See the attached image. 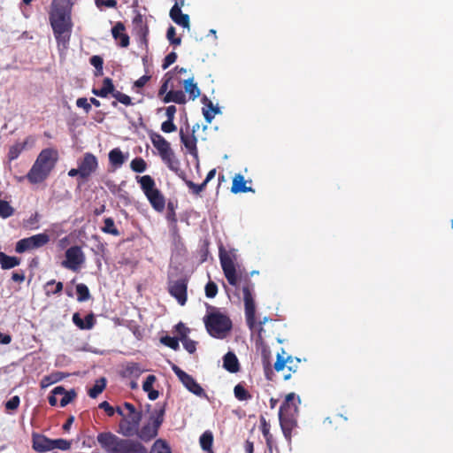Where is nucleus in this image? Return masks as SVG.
Masks as SVG:
<instances>
[{
	"label": "nucleus",
	"mask_w": 453,
	"mask_h": 453,
	"mask_svg": "<svg viewBox=\"0 0 453 453\" xmlns=\"http://www.w3.org/2000/svg\"><path fill=\"white\" fill-rule=\"evenodd\" d=\"M68 0H53L50 12V22L58 44H66L70 40L72 22Z\"/></svg>",
	"instance_id": "1"
},
{
	"label": "nucleus",
	"mask_w": 453,
	"mask_h": 453,
	"mask_svg": "<svg viewBox=\"0 0 453 453\" xmlns=\"http://www.w3.org/2000/svg\"><path fill=\"white\" fill-rule=\"evenodd\" d=\"M58 160V152L53 148L43 149L37 156L34 165L26 175L31 184L44 181L55 168Z\"/></svg>",
	"instance_id": "2"
},
{
	"label": "nucleus",
	"mask_w": 453,
	"mask_h": 453,
	"mask_svg": "<svg viewBox=\"0 0 453 453\" xmlns=\"http://www.w3.org/2000/svg\"><path fill=\"white\" fill-rule=\"evenodd\" d=\"M97 442L106 453H148L139 441L121 439L111 432H102L96 436Z\"/></svg>",
	"instance_id": "3"
},
{
	"label": "nucleus",
	"mask_w": 453,
	"mask_h": 453,
	"mask_svg": "<svg viewBox=\"0 0 453 453\" xmlns=\"http://www.w3.org/2000/svg\"><path fill=\"white\" fill-rule=\"evenodd\" d=\"M203 323L208 334L214 338L222 339L232 329L231 319L219 311L207 313Z\"/></svg>",
	"instance_id": "4"
},
{
	"label": "nucleus",
	"mask_w": 453,
	"mask_h": 453,
	"mask_svg": "<svg viewBox=\"0 0 453 453\" xmlns=\"http://www.w3.org/2000/svg\"><path fill=\"white\" fill-rule=\"evenodd\" d=\"M150 139L153 146L158 151V154L162 161L167 165V167L174 172L180 171V162L176 158L174 151L171 148V144L165 139L160 134L152 132L150 134Z\"/></svg>",
	"instance_id": "5"
},
{
	"label": "nucleus",
	"mask_w": 453,
	"mask_h": 453,
	"mask_svg": "<svg viewBox=\"0 0 453 453\" xmlns=\"http://www.w3.org/2000/svg\"><path fill=\"white\" fill-rule=\"evenodd\" d=\"M137 182L152 208L162 212L165 207V199L161 191L156 188V182L150 175L137 177Z\"/></svg>",
	"instance_id": "6"
},
{
	"label": "nucleus",
	"mask_w": 453,
	"mask_h": 453,
	"mask_svg": "<svg viewBox=\"0 0 453 453\" xmlns=\"http://www.w3.org/2000/svg\"><path fill=\"white\" fill-rule=\"evenodd\" d=\"M165 406H161L152 416V422L145 424L141 429L138 428L136 435L145 442L154 439L157 435L158 428L164 421Z\"/></svg>",
	"instance_id": "7"
},
{
	"label": "nucleus",
	"mask_w": 453,
	"mask_h": 453,
	"mask_svg": "<svg viewBox=\"0 0 453 453\" xmlns=\"http://www.w3.org/2000/svg\"><path fill=\"white\" fill-rule=\"evenodd\" d=\"M49 242V234L46 233L37 234L30 237L23 238L17 242L15 251L21 254L31 250L42 248Z\"/></svg>",
	"instance_id": "8"
},
{
	"label": "nucleus",
	"mask_w": 453,
	"mask_h": 453,
	"mask_svg": "<svg viewBox=\"0 0 453 453\" xmlns=\"http://www.w3.org/2000/svg\"><path fill=\"white\" fill-rule=\"evenodd\" d=\"M285 354L284 349H281V354H277V358L274 363L273 368L276 372L284 371L285 368H288V373H283L282 377L284 380H288L291 378L292 373L297 372L298 365L300 364V359L297 357H293L291 356H287L286 357L283 356Z\"/></svg>",
	"instance_id": "9"
},
{
	"label": "nucleus",
	"mask_w": 453,
	"mask_h": 453,
	"mask_svg": "<svg viewBox=\"0 0 453 453\" xmlns=\"http://www.w3.org/2000/svg\"><path fill=\"white\" fill-rule=\"evenodd\" d=\"M219 256L220 265L227 282L230 285L236 287L238 284V277L232 256L226 252L223 247L219 248Z\"/></svg>",
	"instance_id": "10"
},
{
	"label": "nucleus",
	"mask_w": 453,
	"mask_h": 453,
	"mask_svg": "<svg viewBox=\"0 0 453 453\" xmlns=\"http://www.w3.org/2000/svg\"><path fill=\"white\" fill-rule=\"evenodd\" d=\"M245 308V319L248 327L253 331L256 327V305L252 296V289L249 284L242 288Z\"/></svg>",
	"instance_id": "11"
},
{
	"label": "nucleus",
	"mask_w": 453,
	"mask_h": 453,
	"mask_svg": "<svg viewBox=\"0 0 453 453\" xmlns=\"http://www.w3.org/2000/svg\"><path fill=\"white\" fill-rule=\"evenodd\" d=\"M84 262L85 256L81 248L75 245L66 250L65 260L62 262V266L73 272H77Z\"/></svg>",
	"instance_id": "12"
},
{
	"label": "nucleus",
	"mask_w": 453,
	"mask_h": 453,
	"mask_svg": "<svg viewBox=\"0 0 453 453\" xmlns=\"http://www.w3.org/2000/svg\"><path fill=\"white\" fill-rule=\"evenodd\" d=\"M173 371L188 391L198 396L204 395V390L203 388L195 380L191 375L188 374L175 365L173 366Z\"/></svg>",
	"instance_id": "13"
},
{
	"label": "nucleus",
	"mask_w": 453,
	"mask_h": 453,
	"mask_svg": "<svg viewBox=\"0 0 453 453\" xmlns=\"http://www.w3.org/2000/svg\"><path fill=\"white\" fill-rule=\"evenodd\" d=\"M78 166L81 172V180H88L97 170L98 160L94 154L86 152L79 160Z\"/></svg>",
	"instance_id": "14"
},
{
	"label": "nucleus",
	"mask_w": 453,
	"mask_h": 453,
	"mask_svg": "<svg viewBox=\"0 0 453 453\" xmlns=\"http://www.w3.org/2000/svg\"><path fill=\"white\" fill-rule=\"evenodd\" d=\"M188 280L186 279H179L170 281L168 291L180 305H184L187 302Z\"/></svg>",
	"instance_id": "15"
},
{
	"label": "nucleus",
	"mask_w": 453,
	"mask_h": 453,
	"mask_svg": "<svg viewBox=\"0 0 453 453\" xmlns=\"http://www.w3.org/2000/svg\"><path fill=\"white\" fill-rule=\"evenodd\" d=\"M199 128V125L193 126L191 134H185L183 129L180 130V138L181 143L187 149L188 153L196 159L198 158V150H197V139L195 135V132Z\"/></svg>",
	"instance_id": "16"
},
{
	"label": "nucleus",
	"mask_w": 453,
	"mask_h": 453,
	"mask_svg": "<svg viewBox=\"0 0 453 453\" xmlns=\"http://www.w3.org/2000/svg\"><path fill=\"white\" fill-rule=\"evenodd\" d=\"M134 30L142 43L148 45L149 27L142 14L138 13L133 19Z\"/></svg>",
	"instance_id": "17"
},
{
	"label": "nucleus",
	"mask_w": 453,
	"mask_h": 453,
	"mask_svg": "<svg viewBox=\"0 0 453 453\" xmlns=\"http://www.w3.org/2000/svg\"><path fill=\"white\" fill-rule=\"evenodd\" d=\"M73 322L81 330H89L96 325V319L92 312L88 314L84 319H81L79 312H75L73 315Z\"/></svg>",
	"instance_id": "18"
},
{
	"label": "nucleus",
	"mask_w": 453,
	"mask_h": 453,
	"mask_svg": "<svg viewBox=\"0 0 453 453\" xmlns=\"http://www.w3.org/2000/svg\"><path fill=\"white\" fill-rule=\"evenodd\" d=\"M33 449L37 452H46L51 450V439L39 434H34L32 436Z\"/></svg>",
	"instance_id": "19"
},
{
	"label": "nucleus",
	"mask_w": 453,
	"mask_h": 453,
	"mask_svg": "<svg viewBox=\"0 0 453 453\" xmlns=\"http://www.w3.org/2000/svg\"><path fill=\"white\" fill-rule=\"evenodd\" d=\"M125 26L121 22H118L111 29L112 36L118 41V44L122 48L129 45V36L125 33Z\"/></svg>",
	"instance_id": "20"
},
{
	"label": "nucleus",
	"mask_w": 453,
	"mask_h": 453,
	"mask_svg": "<svg viewBox=\"0 0 453 453\" xmlns=\"http://www.w3.org/2000/svg\"><path fill=\"white\" fill-rule=\"evenodd\" d=\"M91 92L96 96L106 98L110 94H111V96H113V94L116 92V88L112 80L109 77H106L103 81L102 88H93Z\"/></svg>",
	"instance_id": "21"
},
{
	"label": "nucleus",
	"mask_w": 453,
	"mask_h": 453,
	"mask_svg": "<svg viewBox=\"0 0 453 453\" xmlns=\"http://www.w3.org/2000/svg\"><path fill=\"white\" fill-rule=\"evenodd\" d=\"M169 15L173 21L177 25L181 26L184 28H189V16L182 13L179 7L173 6L170 10Z\"/></svg>",
	"instance_id": "22"
},
{
	"label": "nucleus",
	"mask_w": 453,
	"mask_h": 453,
	"mask_svg": "<svg viewBox=\"0 0 453 453\" xmlns=\"http://www.w3.org/2000/svg\"><path fill=\"white\" fill-rule=\"evenodd\" d=\"M223 367L232 373L237 372L240 370V364L234 353L229 351L224 356Z\"/></svg>",
	"instance_id": "23"
},
{
	"label": "nucleus",
	"mask_w": 453,
	"mask_h": 453,
	"mask_svg": "<svg viewBox=\"0 0 453 453\" xmlns=\"http://www.w3.org/2000/svg\"><path fill=\"white\" fill-rule=\"evenodd\" d=\"M35 142V139L31 136H28L23 142H17L14 145H12L8 153V157L10 160H15L19 157L20 153L27 148V144L30 142L33 144Z\"/></svg>",
	"instance_id": "24"
},
{
	"label": "nucleus",
	"mask_w": 453,
	"mask_h": 453,
	"mask_svg": "<svg viewBox=\"0 0 453 453\" xmlns=\"http://www.w3.org/2000/svg\"><path fill=\"white\" fill-rule=\"evenodd\" d=\"M52 393L53 395H63V397L60 400L61 407L66 406L76 397V392L73 389L66 391L65 388L62 386L54 388Z\"/></svg>",
	"instance_id": "25"
},
{
	"label": "nucleus",
	"mask_w": 453,
	"mask_h": 453,
	"mask_svg": "<svg viewBox=\"0 0 453 453\" xmlns=\"http://www.w3.org/2000/svg\"><path fill=\"white\" fill-rule=\"evenodd\" d=\"M291 415L292 414H287V413L280 414V412H279V420H280V427L282 429L284 436L288 439L291 436V431L294 427V420L290 417Z\"/></svg>",
	"instance_id": "26"
},
{
	"label": "nucleus",
	"mask_w": 453,
	"mask_h": 453,
	"mask_svg": "<svg viewBox=\"0 0 453 453\" xmlns=\"http://www.w3.org/2000/svg\"><path fill=\"white\" fill-rule=\"evenodd\" d=\"M296 399L295 393H289L286 395L284 402L280 407L279 412L280 414H292L293 412H296L297 411V406L294 403Z\"/></svg>",
	"instance_id": "27"
},
{
	"label": "nucleus",
	"mask_w": 453,
	"mask_h": 453,
	"mask_svg": "<svg viewBox=\"0 0 453 453\" xmlns=\"http://www.w3.org/2000/svg\"><path fill=\"white\" fill-rule=\"evenodd\" d=\"M109 162L114 168L120 167L127 159V156L123 154L119 148H114L109 152Z\"/></svg>",
	"instance_id": "28"
},
{
	"label": "nucleus",
	"mask_w": 453,
	"mask_h": 453,
	"mask_svg": "<svg viewBox=\"0 0 453 453\" xmlns=\"http://www.w3.org/2000/svg\"><path fill=\"white\" fill-rule=\"evenodd\" d=\"M231 191L234 194L252 191L251 188L246 186V180L242 174H236L233 179Z\"/></svg>",
	"instance_id": "29"
},
{
	"label": "nucleus",
	"mask_w": 453,
	"mask_h": 453,
	"mask_svg": "<svg viewBox=\"0 0 453 453\" xmlns=\"http://www.w3.org/2000/svg\"><path fill=\"white\" fill-rule=\"evenodd\" d=\"M68 376V374L63 372H51L50 374L47 375V376H44L42 380H41V387L42 388H45L54 383H57L60 380H62L63 379L66 378Z\"/></svg>",
	"instance_id": "30"
},
{
	"label": "nucleus",
	"mask_w": 453,
	"mask_h": 453,
	"mask_svg": "<svg viewBox=\"0 0 453 453\" xmlns=\"http://www.w3.org/2000/svg\"><path fill=\"white\" fill-rule=\"evenodd\" d=\"M20 264V258L17 257L8 256L4 252H0V265L2 269L9 270L18 266Z\"/></svg>",
	"instance_id": "31"
},
{
	"label": "nucleus",
	"mask_w": 453,
	"mask_h": 453,
	"mask_svg": "<svg viewBox=\"0 0 453 453\" xmlns=\"http://www.w3.org/2000/svg\"><path fill=\"white\" fill-rule=\"evenodd\" d=\"M163 101L165 103H170L173 102L179 104H183L186 103V96L183 91L181 90H170L165 96L164 97Z\"/></svg>",
	"instance_id": "32"
},
{
	"label": "nucleus",
	"mask_w": 453,
	"mask_h": 453,
	"mask_svg": "<svg viewBox=\"0 0 453 453\" xmlns=\"http://www.w3.org/2000/svg\"><path fill=\"white\" fill-rule=\"evenodd\" d=\"M185 91L189 95V98L195 100L197 98L201 92L196 83L194 82V78H188L183 82Z\"/></svg>",
	"instance_id": "33"
},
{
	"label": "nucleus",
	"mask_w": 453,
	"mask_h": 453,
	"mask_svg": "<svg viewBox=\"0 0 453 453\" xmlns=\"http://www.w3.org/2000/svg\"><path fill=\"white\" fill-rule=\"evenodd\" d=\"M199 441H200L201 448L203 450L212 453L211 448H212V443H213V434L211 431H205L200 436Z\"/></svg>",
	"instance_id": "34"
},
{
	"label": "nucleus",
	"mask_w": 453,
	"mask_h": 453,
	"mask_svg": "<svg viewBox=\"0 0 453 453\" xmlns=\"http://www.w3.org/2000/svg\"><path fill=\"white\" fill-rule=\"evenodd\" d=\"M105 387L106 380L100 378L96 380L95 385L88 389V394L91 398H96L104 390Z\"/></svg>",
	"instance_id": "35"
},
{
	"label": "nucleus",
	"mask_w": 453,
	"mask_h": 453,
	"mask_svg": "<svg viewBox=\"0 0 453 453\" xmlns=\"http://www.w3.org/2000/svg\"><path fill=\"white\" fill-rule=\"evenodd\" d=\"M234 395L235 398L239 401H248L252 398V395L249 393V391L244 388L242 383L237 384L234 388Z\"/></svg>",
	"instance_id": "36"
},
{
	"label": "nucleus",
	"mask_w": 453,
	"mask_h": 453,
	"mask_svg": "<svg viewBox=\"0 0 453 453\" xmlns=\"http://www.w3.org/2000/svg\"><path fill=\"white\" fill-rule=\"evenodd\" d=\"M102 231L114 236L120 235V232L116 227L114 220L111 218H105L104 219V226L102 227Z\"/></svg>",
	"instance_id": "37"
},
{
	"label": "nucleus",
	"mask_w": 453,
	"mask_h": 453,
	"mask_svg": "<svg viewBox=\"0 0 453 453\" xmlns=\"http://www.w3.org/2000/svg\"><path fill=\"white\" fill-rule=\"evenodd\" d=\"M119 427L122 434L127 437L136 435L138 430V427L132 426V423L125 419L120 422Z\"/></svg>",
	"instance_id": "38"
},
{
	"label": "nucleus",
	"mask_w": 453,
	"mask_h": 453,
	"mask_svg": "<svg viewBox=\"0 0 453 453\" xmlns=\"http://www.w3.org/2000/svg\"><path fill=\"white\" fill-rule=\"evenodd\" d=\"M63 290V283L61 281L56 282L55 280H49L45 285V292L47 296L50 294H59Z\"/></svg>",
	"instance_id": "39"
},
{
	"label": "nucleus",
	"mask_w": 453,
	"mask_h": 453,
	"mask_svg": "<svg viewBox=\"0 0 453 453\" xmlns=\"http://www.w3.org/2000/svg\"><path fill=\"white\" fill-rule=\"evenodd\" d=\"M150 453H172V451L165 441L158 439L152 445Z\"/></svg>",
	"instance_id": "40"
},
{
	"label": "nucleus",
	"mask_w": 453,
	"mask_h": 453,
	"mask_svg": "<svg viewBox=\"0 0 453 453\" xmlns=\"http://www.w3.org/2000/svg\"><path fill=\"white\" fill-rule=\"evenodd\" d=\"M89 63L96 68V72H95L96 76L103 75L104 59L102 57H100L98 55H94L89 58Z\"/></svg>",
	"instance_id": "41"
},
{
	"label": "nucleus",
	"mask_w": 453,
	"mask_h": 453,
	"mask_svg": "<svg viewBox=\"0 0 453 453\" xmlns=\"http://www.w3.org/2000/svg\"><path fill=\"white\" fill-rule=\"evenodd\" d=\"M260 428L261 432L266 441L268 446H271L272 434L270 433V424L266 421L264 416L260 417Z\"/></svg>",
	"instance_id": "42"
},
{
	"label": "nucleus",
	"mask_w": 453,
	"mask_h": 453,
	"mask_svg": "<svg viewBox=\"0 0 453 453\" xmlns=\"http://www.w3.org/2000/svg\"><path fill=\"white\" fill-rule=\"evenodd\" d=\"M130 167L134 173H143L147 169V163L142 157H135L130 163Z\"/></svg>",
	"instance_id": "43"
},
{
	"label": "nucleus",
	"mask_w": 453,
	"mask_h": 453,
	"mask_svg": "<svg viewBox=\"0 0 453 453\" xmlns=\"http://www.w3.org/2000/svg\"><path fill=\"white\" fill-rule=\"evenodd\" d=\"M76 293H77V300L79 302H85L90 298L89 289L83 283H80L76 286Z\"/></svg>",
	"instance_id": "44"
},
{
	"label": "nucleus",
	"mask_w": 453,
	"mask_h": 453,
	"mask_svg": "<svg viewBox=\"0 0 453 453\" xmlns=\"http://www.w3.org/2000/svg\"><path fill=\"white\" fill-rule=\"evenodd\" d=\"M14 208L9 202L0 199V217L7 219L14 214Z\"/></svg>",
	"instance_id": "45"
},
{
	"label": "nucleus",
	"mask_w": 453,
	"mask_h": 453,
	"mask_svg": "<svg viewBox=\"0 0 453 453\" xmlns=\"http://www.w3.org/2000/svg\"><path fill=\"white\" fill-rule=\"evenodd\" d=\"M98 407L104 410L109 417H112L115 411L120 416H125L121 407H117V409L115 410L107 401H104L101 403H99Z\"/></svg>",
	"instance_id": "46"
},
{
	"label": "nucleus",
	"mask_w": 453,
	"mask_h": 453,
	"mask_svg": "<svg viewBox=\"0 0 453 453\" xmlns=\"http://www.w3.org/2000/svg\"><path fill=\"white\" fill-rule=\"evenodd\" d=\"M113 97L116 99V101H113L111 103V105L113 107H116L118 105L117 102H119L126 106L132 104L131 97L119 90H116V92L113 94Z\"/></svg>",
	"instance_id": "47"
},
{
	"label": "nucleus",
	"mask_w": 453,
	"mask_h": 453,
	"mask_svg": "<svg viewBox=\"0 0 453 453\" xmlns=\"http://www.w3.org/2000/svg\"><path fill=\"white\" fill-rule=\"evenodd\" d=\"M142 372L143 370L138 363H128L126 366V372L130 376L138 377Z\"/></svg>",
	"instance_id": "48"
},
{
	"label": "nucleus",
	"mask_w": 453,
	"mask_h": 453,
	"mask_svg": "<svg viewBox=\"0 0 453 453\" xmlns=\"http://www.w3.org/2000/svg\"><path fill=\"white\" fill-rule=\"evenodd\" d=\"M185 180V183L188 186V188L196 196H199L201 194V192H203L207 186L204 182H202L201 184H196L195 182H193L192 180Z\"/></svg>",
	"instance_id": "49"
},
{
	"label": "nucleus",
	"mask_w": 453,
	"mask_h": 453,
	"mask_svg": "<svg viewBox=\"0 0 453 453\" xmlns=\"http://www.w3.org/2000/svg\"><path fill=\"white\" fill-rule=\"evenodd\" d=\"M71 448V442L65 439H51V450L58 449L61 450H68Z\"/></svg>",
	"instance_id": "50"
},
{
	"label": "nucleus",
	"mask_w": 453,
	"mask_h": 453,
	"mask_svg": "<svg viewBox=\"0 0 453 453\" xmlns=\"http://www.w3.org/2000/svg\"><path fill=\"white\" fill-rule=\"evenodd\" d=\"M179 341L180 340L178 338L171 337V336H168V335L164 336V337L161 338V342L164 345L171 348L173 350H178L179 349V348H180Z\"/></svg>",
	"instance_id": "51"
},
{
	"label": "nucleus",
	"mask_w": 453,
	"mask_h": 453,
	"mask_svg": "<svg viewBox=\"0 0 453 453\" xmlns=\"http://www.w3.org/2000/svg\"><path fill=\"white\" fill-rule=\"evenodd\" d=\"M166 37L173 45L178 46L181 43V38L176 36V30L173 26L167 29Z\"/></svg>",
	"instance_id": "52"
},
{
	"label": "nucleus",
	"mask_w": 453,
	"mask_h": 453,
	"mask_svg": "<svg viewBox=\"0 0 453 453\" xmlns=\"http://www.w3.org/2000/svg\"><path fill=\"white\" fill-rule=\"evenodd\" d=\"M218 293V286L215 282L210 280L205 285V295L208 298H213Z\"/></svg>",
	"instance_id": "53"
},
{
	"label": "nucleus",
	"mask_w": 453,
	"mask_h": 453,
	"mask_svg": "<svg viewBox=\"0 0 453 453\" xmlns=\"http://www.w3.org/2000/svg\"><path fill=\"white\" fill-rule=\"evenodd\" d=\"M175 331L180 336V341L182 339L188 338V334H189V328L187 327L183 323L180 322L175 326Z\"/></svg>",
	"instance_id": "54"
},
{
	"label": "nucleus",
	"mask_w": 453,
	"mask_h": 453,
	"mask_svg": "<svg viewBox=\"0 0 453 453\" xmlns=\"http://www.w3.org/2000/svg\"><path fill=\"white\" fill-rule=\"evenodd\" d=\"M184 349L190 354H193L196 350L197 342L194 340L189 339L188 337L186 339H182L181 341Z\"/></svg>",
	"instance_id": "55"
},
{
	"label": "nucleus",
	"mask_w": 453,
	"mask_h": 453,
	"mask_svg": "<svg viewBox=\"0 0 453 453\" xmlns=\"http://www.w3.org/2000/svg\"><path fill=\"white\" fill-rule=\"evenodd\" d=\"M125 420H128L129 423H132V426H134L136 427H139V424L142 420V412L140 411H134L127 415V418H125Z\"/></svg>",
	"instance_id": "56"
},
{
	"label": "nucleus",
	"mask_w": 453,
	"mask_h": 453,
	"mask_svg": "<svg viewBox=\"0 0 453 453\" xmlns=\"http://www.w3.org/2000/svg\"><path fill=\"white\" fill-rule=\"evenodd\" d=\"M342 420L347 421L348 420V417L344 416L342 414H335V415H334L332 417H327L324 420V423L333 426L334 424H336V425L339 424Z\"/></svg>",
	"instance_id": "57"
},
{
	"label": "nucleus",
	"mask_w": 453,
	"mask_h": 453,
	"mask_svg": "<svg viewBox=\"0 0 453 453\" xmlns=\"http://www.w3.org/2000/svg\"><path fill=\"white\" fill-rule=\"evenodd\" d=\"M175 208H176V204H174L173 202H168L166 219L169 221L174 222V223L177 221Z\"/></svg>",
	"instance_id": "58"
},
{
	"label": "nucleus",
	"mask_w": 453,
	"mask_h": 453,
	"mask_svg": "<svg viewBox=\"0 0 453 453\" xmlns=\"http://www.w3.org/2000/svg\"><path fill=\"white\" fill-rule=\"evenodd\" d=\"M19 397L18 395H14L5 403V409L8 411H15L19 408Z\"/></svg>",
	"instance_id": "59"
},
{
	"label": "nucleus",
	"mask_w": 453,
	"mask_h": 453,
	"mask_svg": "<svg viewBox=\"0 0 453 453\" xmlns=\"http://www.w3.org/2000/svg\"><path fill=\"white\" fill-rule=\"evenodd\" d=\"M161 130L164 133H173L177 130L176 125L173 123V120L166 119L161 124Z\"/></svg>",
	"instance_id": "60"
},
{
	"label": "nucleus",
	"mask_w": 453,
	"mask_h": 453,
	"mask_svg": "<svg viewBox=\"0 0 453 453\" xmlns=\"http://www.w3.org/2000/svg\"><path fill=\"white\" fill-rule=\"evenodd\" d=\"M177 59V54L173 51L165 56L164 62L162 64V68L164 70L167 69L172 64H173Z\"/></svg>",
	"instance_id": "61"
},
{
	"label": "nucleus",
	"mask_w": 453,
	"mask_h": 453,
	"mask_svg": "<svg viewBox=\"0 0 453 453\" xmlns=\"http://www.w3.org/2000/svg\"><path fill=\"white\" fill-rule=\"evenodd\" d=\"M157 378L155 375H149L145 381L143 382L142 384V389L145 391V392H150V390L153 389V384L154 382L156 381Z\"/></svg>",
	"instance_id": "62"
},
{
	"label": "nucleus",
	"mask_w": 453,
	"mask_h": 453,
	"mask_svg": "<svg viewBox=\"0 0 453 453\" xmlns=\"http://www.w3.org/2000/svg\"><path fill=\"white\" fill-rule=\"evenodd\" d=\"M76 105L79 108H82L86 113L91 111V104L88 102L86 97H80L76 100Z\"/></svg>",
	"instance_id": "63"
},
{
	"label": "nucleus",
	"mask_w": 453,
	"mask_h": 453,
	"mask_svg": "<svg viewBox=\"0 0 453 453\" xmlns=\"http://www.w3.org/2000/svg\"><path fill=\"white\" fill-rule=\"evenodd\" d=\"M96 4L98 8H101L102 6L108 7V8H115L117 6V1L116 0H96Z\"/></svg>",
	"instance_id": "64"
}]
</instances>
